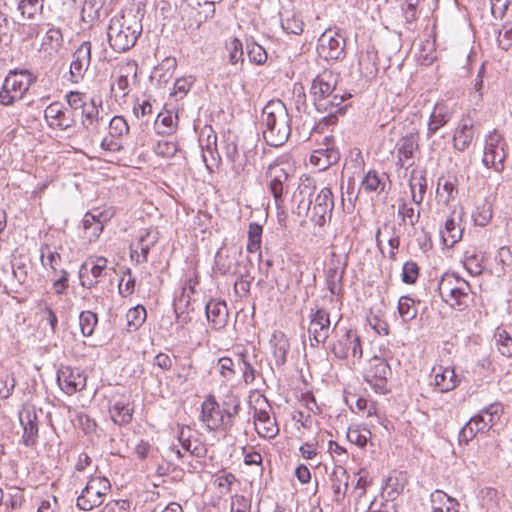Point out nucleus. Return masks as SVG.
Masks as SVG:
<instances>
[{"label": "nucleus", "instance_id": "f257e3e1", "mask_svg": "<svg viewBox=\"0 0 512 512\" xmlns=\"http://www.w3.org/2000/svg\"><path fill=\"white\" fill-rule=\"evenodd\" d=\"M339 75L331 70H324L313 80L311 92L314 104L319 112L335 116L344 111L345 101L343 90L338 88Z\"/></svg>", "mask_w": 512, "mask_h": 512}, {"label": "nucleus", "instance_id": "f03ea898", "mask_svg": "<svg viewBox=\"0 0 512 512\" xmlns=\"http://www.w3.org/2000/svg\"><path fill=\"white\" fill-rule=\"evenodd\" d=\"M262 134L266 143L279 147L286 143L291 134V118L281 100H271L262 110Z\"/></svg>", "mask_w": 512, "mask_h": 512}, {"label": "nucleus", "instance_id": "7ed1b4c3", "mask_svg": "<svg viewBox=\"0 0 512 512\" xmlns=\"http://www.w3.org/2000/svg\"><path fill=\"white\" fill-rule=\"evenodd\" d=\"M141 30L142 26L135 15H115L107 29L110 47L116 52L128 51L135 45Z\"/></svg>", "mask_w": 512, "mask_h": 512}, {"label": "nucleus", "instance_id": "20e7f679", "mask_svg": "<svg viewBox=\"0 0 512 512\" xmlns=\"http://www.w3.org/2000/svg\"><path fill=\"white\" fill-rule=\"evenodd\" d=\"M439 295L452 308L463 310L470 301L471 288L468 282L455 276L445 274L438 283Z\"/></svg>", "mask_w": 512, "mask_h": 512}, {"label": "nucleus", "instance_id": "39448f33", "mask_svg": "<svg viewBox=\"0 0 512 512\" xmlns=\"http://www.w3.org/2000/svg\"><path fill=\"white\" fill-rule=\"evenodd\" d=\"M240 404L233 405V412L221 409L213 396H208L202 403L201 421L211 431H227L233 426V416L238 413Z\"/></svg>", "mask_w": 512, "mask_h": 512}, {"label": "nucleus", "instance_id": "423d86ee", "mask_svg": "<svg viewBox=\"0 0 512 512\" xmlns=\"http://www.w3.org/2000/svg\"><path fill=\"white\" fill-rule=\"evenodd\" d=\"M111 490V484L105 477H91L81 494L77 498V506L84 511H90L100 506L108 492Z\"/></svg>", "mask_w": 512, "mask_h": 512}, {"label": "nucleus", "instance_id": "0eeeda50", "mask_svg": "<svg viewBox=\"0 0 512 512\" xmlns=\"http://www.w3.org/2000/svg\"><path fill=\"white\" fill-rule=\"evenodd\" d=\"M31 84L32 78L27 71H11L0 90V103L8 106L22 99Z\"/></svg>", "mask_w": 512, "mask_h": 512}, {"label": "nucleus", "instance_id": "6e6552de", "mask_svg": "<svg viewBox=\"0 0 512 512\" xmlns=\"http://www.w3.org/2000/svg\"><path fill=\"white\" fill-rule=\"evenodd\" d=\"M285 166H287L285 162L275 161L266 171L267 185L278 208L283 204V194L288 191L289 173Z\"/></svg>", "mask_w": 512, "mask_h": 512}, {"label": "nucleus", "instance_id": "1a4fd4ad", "mask_svg": "<svg viewBox=\"0 0 512 512\" xmlns=\"http://www.w3.org/2000/svg\"><path fill=\"white\" fill-rule=\"evenodd\" d=\"M332 353L339 359H351L354 364L362 358L360 337L351 329L346 330L332 345Z\"/></svg>", "mask_w": 512, "mask_h": 512}, {"label": "nucleus", "instance_id": "9d476101", "mask_svg": "<svg viewBox=\"0 0 512 512\" xmlns=\"http://www.w3.org/2000/svg\"><path fill=\"white\" fill-rule=\"evenodd\" d=\"M336 326L337 323L331 328L329 313L324 308L312 310L308 327L311 346L315 347L319 344H324Z\"/></svg>", "mask_w": 512, "mask_h": 512}, {"label": "nucleus", "instance_id": "9b49d317", "mask_svg": "<svg viewBox=\"0 0 512 512\" xmlns=\"http://www.w3.org/2000/svg\"><path fill=\"white\" fill-rule=\"evenodd\" d=\"M317 52L325 60H340L344 58V37L334 30H326L318 39Z\"/></svg>", "mask_w": 512, "mask_h": 512}, {"label": "nucleus", "instance_id": "f8f14e48", "mask_svg": "<svg viewBox=\"0 0 512 512\" xmlns=\"http://www.w3.org/2000/svg\"><path fill=\"white\" fill-rule=\"evenodd\" d=\"M348 264L347 254L332 252L326 270V285L331 294V300L340 294L342 280Z\"/></svg>", "mask_w": 512, "mask_h": 512}, {"label": "nucleus", "instance_id": "ddd939ff", "mask_svg": "<svg viewBox=\"0 0 512 512\" xmlns=\"http://www.w3.org/2000/svg\"><path fill=\"white\" fill-rule=\"evenodd\" d=\"M502 136L495 130L490 132L485 141L484 155L482 162L488 168H494L500 172L504 168L506 157L504 148L501 146Z\"/></svg>", "mask_w": 512, "mask_h": 512}, {"label": "nucleus", "instance_id": "4468645a", "mask_svg": "<svg viewBox=\"0 0 512 512\" xmlns=\"http://www.w3.org/2000/svg\"><path fill=\"white\" fill-rule=\"evenodd\" d=\"M391 375V369L388 363L380 358L373 357L370 360V367L365 374L366 382L380 394H385L387 390V378Z\"/></svg>", "mask_w": 512, "mask_h": 512}, {"label": "nucleus", "instance_id": "2eb2a0df", "mask_svg": "<svg viewBox=\"0 0 512 512\" xmlns=\"http://www.w3.org/2000/svg\"><path fill=\"white\" fill-rule=\"evenodd\" d=\"M57 382L67 395H73L86 387V375L79 368L61 366L57 372Z\"/></svg>", "mask_w": 512, "mask_h": 512}, {"label": "nucleus", "instance_id": "dca6fc26", "mask_svg": "<svg viewBox=\"0 0 512 512\" xmlns=\"http://www.w3.org/2000/svg\"><path fill=\"white\" fill-rule=\"evenodd\" d=\"M44 117L53 129L67 130L75 124L74 112L60 102H53L46 107Z\"/></svg>", "mask_w": 512, "mask_h": 512}, {"label": "nucleus", "instance_id": "f3484780", "mask_svg": "<svg viewBox=\"0 0 512 512\" xmlns=\"http://www.w3.org/2000/svg\"><path fill=\"white\" fill-rule=\"evenodd\" d=\"M333 207L334 199L331 189L328 187L322 188L315 197L311 220L322 227L327 220L331 219Z\"/></svg>", "mask_w": 512, "mask_h": 512}, {"label": "nucleus", "instance_id": "a211bd4d", "mask_svg": "<svg viewBox=\"0 0 512 512\" xmlns=\"http://www.w3.org/2000/svg\"><path fill=\"white\" fill-rule=\"evenodd\" d=\"M110 210L93 209L88 211L82 220L86 237L92 241L97 239L103 231L104 225L111 219Z\"/></svg>", "mask_w": 512, "mask_h": 512}, {"label": "nucleus", "instance_id": "6ab92c4d", "mask_svg": "<svg viewBox=\"0 0 512 512\" xmlns=\"http://www.w3.org/2000/svg\"><path fill=\"white\" fill-rule=\"evenodd\" d=\"M91 48V43L84 41L74 52L70 64V79L72 82L78 83L83 79L91 63Z\"/></svg>", "mask_w": 512, "mask_h": 512}, {"label": "nucleus", "instance_id": "aec40b11", "mask_svg": "<svg viewBox=\"0 0 512 512\" xmlns=\"http://www.w3.org/2000/svg\"><path fill=\"white\" fill-rule=\"evenodd\" d=\"M340 154L336 149L331 138L325 137L324 143L318 149L314 150L310 156V163L320 171L326 170L331 165L337 163Z\"/></svg>", "mask_w": 512, "mask_h": 512}, {"label": "nucleus", "instance_id": "412c9836", "mask_svg": "<svg viewBox=\"0 0 512 512\" xmlns=\"http://www.w3.org/2000/svg\"><path fill=\"white\" fill-rule=\"evenodd\" d=\"M198 276L195 274L185 281L181 294L174 300V310L178 318L186 321L190 311L194 310L193 298L195 288L198 285Z\"/></svg>", "mask_w": 512, "mask_h": 512}, {"label": "nucleus", "instance_id": "4be33fe9", "mask_svg": "<svg viewBox=\"0 0 512 512\" xmlns=\"http://www.w3.org/2000/svg\"><path fill=\"white\" fill-rule=\"evenodd\" d=\"M107 263L108 261L104 257H96L94 260L85 262L79 271L81 285L86 288L94 287L107 268Z\"/></svg>", "mask_w": 512, "mask_h": 512}, {"label": "nucleus", "instance_id": "5701e85b", "mask_svg": "<svg viewBox=\"0 0 512 512\" xmlns=\"http://www.w3.org/2000/svg\"><path fill=\"white\" fill-rule=\"evenodd\" d=\"M199 143L202 149V158L206 167L212 170L214 165H217L220 155L217 149V136L211 129H204L201 132Z\"/></svg>", "mask_w": 512, "mask_h": 512}, {"label": "nucleus", "instance_id": "b1692460", "mask_svg": "<svg viewBox=\"0 0 512 512\" xmlns=\"http://www.w3.org/2000/svg\"><path fill=\"white\" fill-rule=\"evenodd\" d=\"M453 110L445 102H437L430 113L427 123L426 137L430 139L437 131L445 126L452 118Z\"/></svg>", "mask_w": 512, "mask_h": 512}, {"label": "nucleus", "instance_id": "393cba45", "mask_svg": "<svg viewBox=\"0 0 512 512\" xmlns=\"http://www.w3.org/2000/svg\"><path fill=\"white\" fill-rule=\"evenodd\" d=\"M476 134V127L470 118H462L453 134V145L458 151H465L471 145Z\"/></svg>", "mask_w": 512, "mask_h": 512}, {"label": "nucleus", "instance_id": "a878e982", "mask_svg": "<svg viewBox=\"0 0 512 512\" xmlns=\"http://www.w3.org/2000/svg\"><path fill=\"white\" fill-rule=\"evenodd\" d=\"M254 424L258 435L262 438L272 439L278 432L276 420L270 416L269 410L266 408H255Z\"/></svg>", "mask_w": 512, "mask_h": 512}, {"label": "nucleus", "instance_id": "bb28decb", "mask_svg": "<svg viewBox=\"0 0 512 512\" xmlns=\"http://www.w3.org/2000/svg\"><path fill=\"white\" fill-rule=\"evenodd\" d=\"M432 374L434 377L435 387L440 392H449L454 390L460 383V378L455 373L453 367L438 365L433 367Z\"/></svg>", "mask_w": 512, "mask_h": 512}, {"label": "nucleus", "instance_id": "cd10ccee", "mask_svg": "<svg viewBox=\"0 0 512 512\" xmlns=\"http://www.w3.org/2000/svg\"><path fill=\"white\" fill-rule=\"evenodd\" d=\"M37 415L31 408H24L19 413V421L23 427V442L26 446L33 445L38 435Z\"/></svg>", "mask_w": 512, "mask_h": 512}, {"label": "nucleus", "instance_id": "c85d7f7f", "mask_svg": "<svg viewBox=\"0 0 512 512\" xmlns=\"http://www.w3.org/2000/svg\"><path fill=\"white\" fill-rule=\"evenodd\" d=\"M418 149V135L410 133L402 137L397 143L398 164L402 167L413 164V154Z\"/></svg>", "mask_w": 512, "mask_h": 512}, {"label": "nucleus", "instance_id": "c756f323", "mask_svg": "<svg viewBox=\"0 0 512 512\" xmlns=\"http://www.w3.org/2000/svg\"><path fill=\"white\" fill-rule=\"evenodd\" d=\"M205 312L208 322L215 329L225 326L228 318V309L225 302L210 300L205 306Z\"/></svg>", "mask_w": 512, "mask_h": 512}, {"label": "nucleus", "instance_id": "7c9ffc66", "mask_svg": "<svg viewBox=\"0 0 512 512\" xmlns=\"http://www.w3.org/2000/svg\"><path fill=\"white\" fill-rule=\"evenodd\" d=\"M111 419L115 424H127L132 419L133 408L125 396L114 399L110 408Z\"/></svg>", "mask_w": 512, "mask_h": 512}, {"label": "nucleus", "instance_id": "2f4dec72", "mask_svg": "<svg viewBox=\"0 0 512 512\" xmlns=\"http://www.w3.org/2000/svg\"><path fill=\"white\" fill-rule=\"evenodd\" d=\"M412 201L420 205L424 199L427 189L426 172L423 169H414L409 179Z\"/></svg>", "mask_w": 512, "mask_h": 512}, {"label": "nucleus", "instance_id": "473e14b6", "mask_svg": "<svg viewBox=\"0 0 512 512\" xmlns=\"http://www.w3.org/2000/svg\"><path fill=\"white\" fill-rule=\"evenodd\" d=\"M272 355L277 366L285 364L290 344L287 336L282 331H275L270 340Z\"/></svg>", "mask_w": 512, "mask_h": 512}, {"label": "nucleus", "instance_id": "72a5a7b5", "mask_svg": "<svg viewBox=\"0 0 512 512\" xmlns=\"http://www.w3.org/2000/svg\"><path fill=\"white\" fill-rule=\"evenodd\" d=\"M433 512H459V502L442 490H435L430 495Z\"/></svg>", "mask_w": 512, "mask_h": 512}, {"label": "nucleus", "instance_id": "f704fd0d", "mask_svg": "<svg viewBox=\"0 0 512 512\" xmlns=\"http://www.w3.org/2000/svg\"><path fill=\"white\" fill-rule=\"evenodd\" d=\"M388 176L385 173H378L376 170H369L363 177L360 189L366 193L375 192L380 194L386 189Z\"/></svg>", "mask_w": 512, "mask_h": 512}, {"label": "nucleus", "instance_id": "c9c22d12", "mask_svg": "<svg viewBox=\"0 0 512 512\" xmlns=\"http://www.w3.org/2000/svg\"><path fill=\"white\" fill-rule=\"evenodd\" d=\"M502 408L499 404H492L474 416L482 433L489 431L500 419Z\"/></svg>", "mask_w": 512, "mask_h": 512}, {"label": "nucleus", "instance_id": "e433bc0d", "mask_svg": "<svg viewBox=\"0 0 512 512\" xmlns=\"http://www.w3.org/2000/svg\"><path fill=\"white\" fill-rule=\"evenodd\" d=\"M158 241V232L155 230H145L143 234L139 237L137 247L140 249L141 253L138 254L136 250L131 251V258L134 259L136 257V261L138 263L146 262L148 253Z\"/></svg>", "mask_w": 512, "mask_h": 512}, {"label": "nucleus", "instance_id": "4c0bfd02", "mask_svg": "<svg viewBox=\"0 0 512 512\" xmlns=\"http://www.w3.org/2000/svg\"><path fill=\"white\" fill-rule=\"evenodd\" d=\"M462 234L463 229L457 222L454 214L447 218L444 228L440 230V235L444 244L450 247L461 240Z\"/></svg>", "mask_w": 512, "mask_h": 512}, {"label": "nucleus", "instance_id": "58836bf2", "mask_svg": "<svg viewBox=\"0 0 512 512\" xmlns=\"http://www.w3.org/2000/svg\"><path fill=\"white\" fill-rule=\"evenodd\" d=\"M359 70L365 78H374L378 73L377 54L373 51L361 53L359 57Z\"/></svg>", "mask_w": 512, "mask_h": 512}, {"label": "nucleus", "instance_id": "ea45409f", "mask_svg": "<svg viewBox=\"0 0 512 512\" xmlns=\"http://www.w3.org/2000/svg\"><path fill=\"white\" fill-rule=\"evenodd\" d=\"M62 43L63 36L61 31L57 28H50L43 37L40 50L48 55H52L60 49Z\"/></svg>", "mask_w": 512, "mask_h": 512}, {"label": "nucleus", "instance_id": "a19ab883", "mask_svg": "<svg viewBox=\"0 0 512 512\" xmlns=\"http://www.w3.org/2000/svg\"><path fill=\"white\" fill-rule=\"evenodd\" d=\"M178 116L170 111L158 113L155 120L157 133L169 135L176 130Z\"/></svg>", "mask_w": 512, "mask_h": 512}, {"label": "nucleus", "instance_id": "79ce46f5", "mask_svg": "<svg viewBox=\"0 0 512 512\" xmlns=\"http://www.w3.org/2000/svg\"><path fill=\"white\" fill-rule=\"evenodd\" d=\"M348 476L346 470L339 467L332 473V490L337 500H340L345 496V492L348 488L347 482Z\"/></svg>", "mask_w": 512, "mask_h": 512}, {"label": "nucleus", "instance_id": "37998d69", "mask_svg": "<svg viewBox=\"0 0 512 512\" xmlns=\"http://www.w3.org/2000/svg\"><path fill=\"white\" fill-rule=\"evenodd\" d=\"M40 259L44 267H50L55 274L59 272L61 256L57 251H53L49 245L41 246Z\"/></svg>", "mask_w": 512, "mask_h": 512}, {"label": "nucleus", "instance_id": "c03bdc74", "mask_svg": "<svg viewBox=\"0 0 512 512\" xmlns=\"http://www.w3.org/2000/svg\"><path fill=\"white\" fill-rule=\"evenodd\" d=\"M483 256L475 250H467L464 254L463 264L466 270L473 276L480 275L483 270Z\"/></svg>", "mask_w": 512, "mask_h": 512}, {"label": "nucleus", "instance_id": "a18cd8bd", "mask_svg": "<svg viewBox=\"0 0 512 512\" xmlns=\"http://www.w3.org/2000/svg\"><path fill=\"white\" fill-rule=\"evenodd\" d=\"M398 216L401 218V224L414 228L419 221L420 211H415L410 204L402 202L398 206Z\"/></svg>", "mask_w": 512, "mask_h": 512}, {"label": "nucleus", "instance_id": "49530a36", "mask_svg": "<svg viewBox=\"0 0 512 512\" xmlns=\"http://www.w3.org/2000/svg\"><path fill=\"white\" fill-rule=\"evenodd\" d=\"M417 312L413 299L408 296L400 297L398 301V313L404 323H408L415 319Z\"/></svg>", "mask_w": 512, "mask_h": 512}, {"label": "nucleus", "instance_id": "de8ad7c7", "mask_svg": "<svg viewBox=\"0 0 512 512\" xmlns=\"http://www.w3.org/2000/svg\"><path fill=\"white\" fill-rule=\"evenodd\" d=\"M455 179H439L437 188V197L445 203L454 199L457 194Z\"/></svg>", "mask_w": 512, "mask_h": 512}, {"label": "nucleus", "instance_id": "09e8293b", "mask_svg": "<svg viewBox=\"0 0 512 512\" xmlns=\"http://www.w3.org/2000/svg\"><path fill=\"white\" fill-rule=\"evenodd\" d=\"M147 317L146 309L143 306H136L128 310L126 314L129 331H136L145 322Z\"/></svg>", "mask_w": 512, "mask_h": 512}, {"label": "nucleus", "instance_id": "8fccbe9b", "mask_svg": "<svg viewBox=\"0 0 512 512\" xmlns=\"http://www.w3.org/2000/svg\"><path fill=\"white\" fill-rule=\"evenodd\" d=\"M98 317L94 312L83 311L79 316V325L81 333L85 337H89L93 334L94 329L97 325Z\"/></svg>", "mask_w": 512, "mask_h": 512}, {"label": "nucleus", "instance_id": "3c124183", "mask_svg": "<svg viewBox=\"0 0 512 512\" xmlns=\"http://www.w3.org/2000/svg\"><path fill=\"white\" fill-rule=\"evenodd\" d=\"M261 237H262V226L259 224L252 222L249 224L248 229V242H247V251L249 253L257 252L261 247Z\"/></svg>", "mask_w": 512, "mask_h": 512}, {"label": "nucleus", "instance_id": "603ef678", "mask_svg": "<svg viewBox=\"0 0 512 512\" xmlns=\"http://www.w3.org/2000/svg\"><path fill=\"white\" fill-rule=\"evenodd\" d=\"M137 65L133 61H128L124 65H122L119 69V76L116 80L117 88L122 91L124 94L129 87L128 77L131 73H136Z\"/></svg>", "mask_w": 512, "mask_h": 512}, {"label": "nucleus", "instance_id": "864d4df0", "mask_svg": "<svg viewBox=\"0 0 512 512\" xmlns=\"http://www.w3.org/2000/svg\"><path fill=\"white\" fill-rule=\"evenodd\" d=\"M371 436V432L365 428L361 429L358 426L349 427L347 431V439L350 443L363 448L368 439Z\"/></svg>", "mask_w": 512, "mask_h": 512}, {"label": "nucleus", "instance_id": "5fc2aeb1", "mask_svg": "<svg viewBox=\"0 0 512 512\" xmlns=\"http://www.w3.org/2000/svg\"><path fill=\"white\" fill-rule=\"evenodd\" d=\"M226 49L229 53V62L237 65L243 61V45L238 38H232L226 42Z\"/></svg>", "mask_w": 512, "mask_h": 512}, {"label": "nucleus", "instance_id": "6e6d98bb", "mask_svg": "<svg viewBox=\"0 0 512 512\" xmlns=\"http://www.w3.org/2000/svg\"><path fill=\"white\" fill-rule=\"evenodd\" d=\"M498 350L503 356L512 357V338L505 330L498 329L495 334Z\"/></svg>", "mask_w": 512, "mask_h": 512}, {"label": "nucleus", "instance_id": "4d7b16f0", "mask_svg": "<svg viewBox=\"0 0 512 512\" xmlns=\"http://www.w3.org/2000/svg\"><path fill=\"white\" fill-rule=\"evenodd\" d=\"M247 55L251 62L261 65L267 60V53L265 49L259 44L252 42L247 44Z\"/></svg>", "mask_w": 512, "mask_h": 512}, {"label": "nucleus", "instance_id": "13d9d810", "mask_svg": "<svg viewBox=\"0 0 512 512\" xmlns=\"http://www.w3.org/2000/svg\"><path fill=\"white\" fill-rule=\"evenodd\" d=\"M193 84L194 78L192 76L178 78L174 83L172 95L177 99H182L189 92Z\"/></svg>", "mask_w": 512, "mask_h": 512}, {"label": "nucleus", "instance_id": "bf43d9fd", "mask_svg": "<svg viewBox=\"0 0 512 512\" xmlns=\"http://www.w3.org/2000/svg\"><path fill=\"white\" fill-rule=\"evenodd\" d=\"M43 8V0H21L18 9L23 16L32 18L36 13L40 12Z\"/></svg>", "mask_w": 512, "mask_h": 512}, {"label": "nucleus", "instance_id": "052dcab7", "mask_svg": "<svg viewBox=\"0 0 512 512\" xmlns=\"http://www.w3.org/2000/svg\"><path fill=\"white\" fill-rule=\"evenodd\" d=\"M129 132L126 120L121 116L113 117L109 122V133L111 137H122Z\"/></svg>", "mask_w": 512, "mask_h": 512}, {"label": "nucleus", "instance_id": "680f3d73", "mask_svg": "<svg viewBox=\"0 0 512 512\" xmlns=\"http://www.w3.org/2000/svg\"><path fill=\"white\" fill-rule=\"evenodd\" d=\"M404 490V483L398 477L390 476L383 488L384 493L391 500H394Z\"/></svg>", "mask_w": 512, "mask_h": 512}, {"label": "nucleus", "instance_id": "e2e57ef3", "mask_svg": "<svg viewBox=\"0 0 512 512\" xmlns=\"http://www.w3.org/2000/svg\"><path fill=\"white\" fill-rule=\"evenodd\" d=\"M478 433H482L478 424L475 422L472 417L465 426L460 430L459 433V441L468 443L471 441Z\"/></svg>", "mask_w": 512, "mask_h": 512}, {"label": "nucleus", "instance_id": "0e129e2a", "mask_svg": "<svg viewBox=\"0 0 512 512\" xmlns=\"http://www.w3.org/2000/svg\"><path fill=\"white\" fill-rule=\"evenodd\" d=\"M418 275H419V268L415 262L409 261L403 265L402 281L404 283H407V284L415 283L418 278Z\"/></svg>", "mask_w": 512, "mask_h": 512}, {"label": "nucleus", "instance_id": "69168bd1", "mask_svg": "<svg viewBox=\"0 0 512 512\" xmlns=\"http://www.w3.org/2000/svg\"><path fill=\"white\" fill-rule=\"evenodd\" d=\"M154 151L159 156L170 158L176 154L177 145L174 142L161 140L155 145Z\"/></svg>", "mask_w": 512, "mask_h": 512}, {"label": "nucleus", "instance_id": "338daca9", "mask_svg": "<svg viewBox=\"0 0 512 512\" xmlns=\"http://www.w3.org/2000/svg\"><path fill=\"white\" fill-rule=\"evenodd\" d=\"M15 387V380L12 375L3 373L0 375V398L7 399Z\"/></svg>", "mask_w": 512, "mask_h": 512}, {"label": "nucleus", "instance_id": "774afa93", "mask_svg": "<svg viewBox=\"0 0 512 512\" xmlns=\"http://www.w3.org/2000/svg\"><path fill=\"white\" fill-rule=\"evenodd\" d=\"M498 46L503 50H508L512 45V27L509 23L503 25V29L498 32Z\"/></svg>", "mask_w": 512, "mask_h": 512}]
</instances>
